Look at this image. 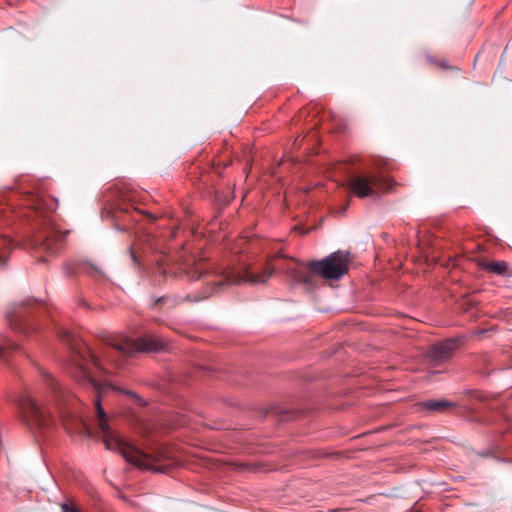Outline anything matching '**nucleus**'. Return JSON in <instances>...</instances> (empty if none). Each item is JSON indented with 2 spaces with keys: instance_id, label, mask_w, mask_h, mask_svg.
<instances>
[{
  "instance_id": "f257e3e1",
  "label": "nucleus",
  "mask_w": 512,
  "mask_h": 512,
  "mask_svg": "<svg viewBox=\"0 0 512 512\" xmlns=\"http://www.w3.org/2000/svg\"><path fill=\"white\" fill-rule=\"evenodd\" d=\"M165 348V342L153 335L147 334L137 339L124 336H112L106 341L100 355L95 354L85 343H78L71 352L69 372L77 379L87 381L95 393V410L102 441L108 450L116 451L129 463L144 470L163 472L159 465L160 457L145 453L136 446L121 438L109 424L108 417L102 407L101 399L107 389L92 377V369L104 372V362L116 367L123 365L124 359L140 352H158Z\"/></svg>"
},
{
  "instance_id": "f03ea898",
  "label": "nucleus",
  "mask_w": 512,
  "mask_h": 512,
  "mask_svg": "<svg viewBox=\"0 0 512 512\" xmlns=\"http://www.w3.org/2000/svg\"><path fill=\"white\" fill-rule=\"evenodd\" d=\"M180 269L191 279H199L204 277L206 285L212 286L211 289L205 290L201 295L191 297L187 295L184 299L179 297L161 296L153 299L151 304L154 308H174L183 301L197 302L209 298L218 293L224 287L247 282L250 284L265 283L274 273L275 267L268 262L263 271L255 272L249 265H218L214 268L208 267L203 260L192 262L183 261Z\"/></svg>"
},
{
  "instance_id": "7ed1b4c3",
  "label": "nucleus",
  "mask_w": 512,
  "mask_h": 512,
  "mask_svg": "<svg viewBox=\"0 0 512 512\" xmlns=\"http://www.w3.org/2000/svg\"><path fill=\"white\" fill-rule=\"evenodd\" d=\"M45 384L54 398V409L48 408L28 393L22 394L18 399L21 417L30 429L42 430L52 427L59 418L69 433H75L85 428L82 419L74 414V407L78 399L68 390L59 387L55 379L43 374Z\"/></svg>"
},
{
  "instance_id": "20e7f679",
  "label": "nucleus",
  "mask_w": 512,
  "mask_h": 512,
  "mask_svg": "<svg viewBox=\"0 0 512 512\" xmlns=\"http://www.w3.org/2000/svg\"><path fill=\"white\" fill-rule=\"evenodd\" d=\"M57 203L54 199L41 196H29L26 199L25 207L18 211L33 225V235L26 241L25 245L37 252L56 254L64 241V235L56 228L54 213Z\"/></svg>"
},
{
  "instance_id": "39448f33",
  "label": "nucleus",
  "mask_w": 512,
  "mask_h": 512,
  "mask_svg": "<svg viewBox=\"0 0 512 512\" xmlns=\"http://www.w3.org/2000/svg\"><path fill=\"white\" fill-rule=\"evenodd\" d=\"M349 255L341 251L334 252L326 258L311 261L307 268L296 267L288 270L291 278L297 283L311 285L315 274L325 279H339L349 270Z\"/></svg>"
},
{
  "instance_id": "423d86ee",
  "label": "nucleus",
  "mask_w": 512,
  "mask_h": 512,
  "mask_svg": "<svg viewBox=\"0 0 512 512\" xmlns=\"http://www.w3.org/2000/svg\"><path fill=\"white\" fill-rule=\"evenodd\" d=\"M395 186L397 182L381 166L371 172L353 175L348 182L349 190L358 198L379 197L391 192Z\"/></svg>"
},
{
  "instance_id": "0eeeda50",
  "label": "nucleus",
  "mask_w": 512,
  "mask_h": 512,
  "mask_svg": "<svg viewBox=\"0 0 512 512\" xmlns=\"http://www.w3.org/2000/svg\"><path fill=\"white\" fill-rule=\"evenodd\" d=\"M28 305H31L30 300L15 306L6 315L11 329L26 336L36 332V328L30 320L31 314L26 310Z\"/></svg>"
},
{
  "instance_id": "6e6552de",
  "label": "nucleus",
  "mask_w": 512,
  "mask_h": 512,
  "mask_svg": "<svg viewBox=\"0 0 512 512\" xmlns=\"http://www.w3.org/2000/svg\"><path fill=\"white\" fill-rule=\"evenodd\" d=\"M16 212L10 206L0 205V229L8 228L14 223ZM13 249L12 240L8 234L0 233V266H4L7 262V253Z\"/></svg>"
},
{
  "instance_id": "1a4fd4ad",
  "label": "nucleus",
  "mask_w": 512,
  "mask_h": 512,
  "mask_svg": "<svg viewBox=\"0 0 512 512\" xmlns=\"http://www.w3.org/2000/svg\"><path fill=\"white\" fill-rule=\"evenodd\" d=\"M417 411H423L427 413H438L444 412L448 409V400H435L430 399L426 401L419 402L415 405Z\"/></svg>"
},
{
  "instance_id": "9d476101",
  "label": "nucleus",
  "mask_w": 512,
  "mask_h": 512,
  "mask_svg": "<svg viewBox=\"0 0 512 512\" xmlns=\"http://www.w3.org/2000/svg\"><path fill=\"white\" fill-rule=\"evenodd\" d=\"M483 270L499 275L505 276L508 272V264L505 261H486L481 263Z\"/></svg>"
},
{
  "instance_id": "9b49d317",
  "label": "nucleus",
  "mask_w": 512,
  "mask_h": 512,
  "mask_svg": "<svg viewBox=\"0 0 512 512\" xmlns=\"http://www.w3.org/2000/svg\"><path fill=\"white\" fill-rule=\"evenodd\" d=\"M137 196H138L137 192H135V191H127L123 195L122 201H123V206L124 207H121V210H123L125 213H130V209H132L133 211L140 213L141 210L139 209V207L134 206V204L137 201Z\"/></svg>"
},
{
  "instance_id": "f8f14e48",
  "label": "nucleus",
  "mask_w": 512,
  "mask_h": 512,
  "mask_svg": "<svg viewBox=\"0 0 512 512\" xmlns=\"http://www.w3.org/2000/svg\"><path fill=\"white\" fill-rule=\"evenodd\" d=\"M21 348L18 344L14 342H7L5 344L0 345V359H5L8 352H18Z\"/></svg>"
},
{
  "instance_id": "ddd939ff",
  "label": "nucleus",
  "mask_w": 512,
  "mask_h": 512,
  "mask_svg": "<svg viewBox=\"0 0 512 512\" xmlns=\"http://www.w3.org/2000/svg\"><path fill=\"white\" fill-rule=\"evenodd\" d=\"M427 62L431 66H433L437 69H440V70H446L448 68V65L445 60L438 61L432 56H427Z\"/></svg>"
},
{
  "instance_id": "4468645a",
  "label": "nucleus",
  "mask_w": 512,
  "mask_h": 512,
  "mask_svg": "<svg viewBox=\"0 0 512 512\" xmlns=\"http://www.w3.org/2000/svg\"><path fill=\"white\" fill-rule=\"evenodd\" d=\"M61 510L62 512H80V510L71 503H63L61 504Z\"/></svg>"
},
{
  "instance_id": "2eb2a0df",
  "label": "nucleus",
  "mask_w": 512,
  "mask_h": 512,
  "mask_svg": "<svg viewBox=\"0 0 512 512\" xmlns=\"http://www.w3.org/2000/svg\"><path fill=\"white\" fill-rule=\"evenodd\" d=\"M445 348H446V347L443 345V346L440 348L439 353H437V352H435V353H434V357H435V358H443V357H444V354L446 353Z\"/></svg>"
},
{
  "instance_id": "dca6fc26",
  "label": "nucleus",
  "mask_w": 512,
  "mask_h": 512,
  "mask_svg": "<svg viewBox=\"0 0 512 512\" xmlns=\"http://www.w3.org/2000/svg\"><path fill=\"white\" fill-rule=\"evenodd\" d=\"M449 343H450V349H451L454 346V341L452 340V338H450Z\"/></svg>"
},
{
  "instance_id": "f3484780",
  "label": "nucleus",
  "mask_w": 512,
  "mask_h": 512,
  "mask_svg": "<svg viewBox=\"0 0 512 512\" xmlns=\"http://www.w3.org/2000/svg\"><path fill=\"white\" fill-rule=\"evenodd\" d=\"M128 395H130L131 397H136V395L133 393V392H126Z\"/></svg>"
},
{
  "instance_id": "a211bd4d",
  "label": "nucleus",
  "mask_w": 512,
  "mask_h": 512,
  "mask_svg": "<svg viewBox=\"0 0 512 512\" xmlns=\"http://www.w3.org/2000/svg\"><path fill=\"white\" fill-rule=\"evenodd\" d=\"M131 256H132V258L136 261V256H135V254L133 253V251H132V250H131Z\"/></svg>"
},
{
  "instance_id": "6ab92c4d",
  "label": "nucleus",
  "mask_w": 512,
  "mask_h": 512,
  "mask_svg": "<svg viewBox=\"0 0 512 512\" xmlns=\"http://www.w3.org/2000/svg\"><path fill=\"white\" fill-rule=\"evenodd\" d=\"M449 70H450V71H452V70L458 71V69H457V68H453V67H451V66L449 67Z\"/></svg>"
},
{
  "instance_id": "aec40b11",
  "label": "nucleus",
  "mask_w": 512,
  "mask_h": 512,
  "mask_svg": "<svg viewBox=\"0 0 512 512\" xmlns=\"http://www.w3.org/2000/svg\"><path fill=\"white\" fill-rule=\"evenodd\" d=\"M176 236V233L175 232H172V235L171 237L174 238Z\"/></svg>"
},
{
  "instance_id": "412c9836",
  "label": "nucleus",
  "mask_w": 512,
  "mask_h": 512,
  "mask_svg": "<svg viewBox=\"0 0 512 512\" xmlns=\"http://www.w3.org/2000/svg\"><path fill=\"white\" fill-rule=\"evenodd\" d=\"M82 305H84V306L88 307V305L86 304V302H85V301H82Z\"/></svg>"
}]
</instances>
